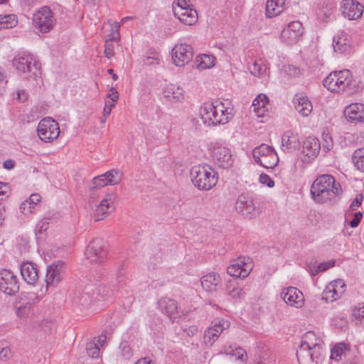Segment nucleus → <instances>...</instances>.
Segmentation results:
<instances>
[{
	"instance_id": "nucleus-1",
	"label": "nucleus",
	"mask_w": 364,
	"mask_h": 364,
	"mask_svg": "<svg viewBox=\"0 0 364 364\" xmlns=\"http://www.w3.org/2000/svg\"><path fill=\"white\" fill-rule=\"evenodd\" d=\"M342 193L341 185L330 174L318 176L311 186L312 198L318 203H324L328 200L336 202Z\"/></svg>"
},
{
	"instance_id": "nucleus-2",
	"label": "nucleus",
	"mask_w": 364,
	"mask_h": 364,
	"mask_svg": "<svg viewBox=\"0 0 364 364\" xmlns=\"http://www.w3.org/2000/svg\"><path fill=\"white\" fill-rule=\"evenodd\" d=\"M360 82L353 79L349 70H343L331 73L323 80V85L332 92H346L350 95L360 91L363 86Z\"/></svg>"
},
{
	"instance_id": "nucleus-3",
	"label": "nucleus",
	"mask_w": 364,
	"mask_h": 364,
	"mask_svg": "<svg viewBox=\"0 0 364 364\" xmlns=\"http://www.w3.org/2000/svg\"><path fill=\"white\" fill-rule=\"evenodd\" d=\"M230 102L215 101L206 102L200 109V115L204 124L217 125L226 124L233 117V108L229 105Z\"/></svg>"
},
{
	"instance_id": "nucleus-4",
	"label": "nucleus",
	"mask_w": 364,
	"mask_h": 364,
	"mask_svg": "<svg viewBox=\"0 0 364 364\" xmlns=\"http://www.w3.org/2000/svg\"><path fill=\"white\" fill-rule=\"evenodd\" d=\"M191 181L200 191H209L218 182V173L210 166L199 165L191 169Z\"/></svg>"
},
{
	"instance_id": "nucleus-5",
	"label": "nucleus",
	"mask_w": 364,
	"mask_h": 364,
	"mask_svg": "<svg viewBox=\"0 0 364 364\" xmlns=\"http://www.w3.org/2000/svg\"><path fill=\"white\" fill-rule=\"evenodd\" d=\"M13 65L21 74H29L28 77H37L40 73L41 63L30 54H18L14 60Z\"/></svg>"
},
{
	"instance_id": "nucleus-6",
	"label": "nucleus",
	"mask_w": 364,
	"mask_h": 364,
	"mask_svg": "<svg viewBox=\"0 0 364 364\" xmlns=\"http://www.w3.org/2000/svg\"><path fill=\"white\" fill-rule=\"evenodd\" d=\"M55 21L53 13L47 6L41 7L33 14V24L41 33L49 32L54 26Z\"/></svg>"
},
{
	"instance_id": "nucleus-7",
	"label": "nucleus",
	"mask_w": 364,
	"mask_h": 364,
	"mask_svg": "<svg viewBox=\"0 0 364 364\" xmlns=\"http://www.w3.org/2000/svg\"><path fill=\"white\" fill-rule=\"evenodd\" d=\"M39 138L45 142H50L60 134L58 123L50 117L41 119L37 128Z\"/></svg>"
},
{
	"instance_id": "nucleus-8",
	"label": "nucleus",
	"mask_w": 364,
	"mask_h": 364,
	"mask_svg": "<svg viewBox=\"0 0 364 364\" xmlns=\"http://www.w3.org/2000/svg\"><path fill=\"white\" fill-rule=\"evenodd\" d=\"M0 291L9 296H14L19 291L18 278L9 269L0 271Z\"/></svg>"
},
{
	"instance_id": "nucleus-9",
	"label": "nucleus",
	"mask_w": 364,
	"mask_h": 364,
	"mask_svg": "<svg viewBox=\"0 0 364 364\" xmlns=\"http://www.w3.org/2000/svg\"><path fill=\"white\" fill-rule=\"evenodd\" d=\"M86 257L92 263L103 262L107 256L104 241L101 239H95L87 245L85 250Z\"/></svg>"
},
{
	"instance_id": "nucleus-10",
	"label": "nucleus",
	"mask_w": 364,
	"mask_h": 364,
	"mask_svg": "<svg viewBox=\"0 0 364 364\" xmlns=\"http://www.w3.org/2000/svg\"><path fill=\"white\" fill-rule=\"evenodd\" d=\"M212 158L215 164L223 169L232 166L234 161L230 149L222 144H215L213 146Z\"/></svg>"
},
{
	"instance_id": "nucleus-11",
	"label": "nucleus",
	"mask_w": 364,
	"mask_h": 364,
	"mask_svg": "<svg viewBox=\"0 0 364 364\" xmlns=\"http://www.w3.org/2000/svg\"><path fill=\"white\" fill-rule=\"evenodd\" d=\"M304 33L302 23L299 21L290 22L281 33V39L288 45H293L298 42Z\"/></svg>"
},
{
	"instance_id": "nucleus-12",
	"label": "nucleus",
	"mask_w": 364,
	"mask_h": 364,
	"mask_svg": "<svg viewBox=\"0 0 364 364\" xmlns=\"http://www.w3.org/2000/svg\"><path fill=\"white\" fill-rule=\"evenodd\" d=\"M172 60L177 66H184L193 57V47L187 43L178 44L172 49Z\"/></svg>"
},
{
	"instance_id": "nucleus-13",
	"label": "nucleus",
	"mask_w": 364,
	"mask_h": 364,
	"mask_svg": "<svg viewBox=\"0 0 364 364\" xmlns=\"http://www.w3.org/2000/svg\"><path fill=\"white\" fill-rule=\"evenodd\" d=\"M252 269L250 258H238L227 268V273L232 277L245 278Z\"/></svg>"
},
{
	"instance_id": "nucleus-14",
	"label": "nucleus",
	"mask_w": 364,
	"mask_h": 364,
	"mask_svg": "<svg viewBox=\"0 0 364 364\" xmlns=\"http://www.w3.org/2000/svg\"><path fill=\"white\" fill-rule=\"evenodd\" d=\"M73 301L75 304L83 307H88L97 301L95 292V285L87 284L82 289L76 290Z\"/></svg>"
},
{
	"instance_id": "nucleus-15",
	"label": "nucleus",
	"mask_w": 364,
	"mask_h": 364,
	"mask_svg": "<svg viewBox=\"0 0 364 364\" xmlns=\"http://www.w3.org/2000/svg\"><path fill=\"white\" fill-rule=\"evenodd\" d=\"M340 9L345 18L356 20L361 17L364 6L356 0H343Z\"/></svg>"
},
{
	"instance_id": "nucleus-16",
	"label": "nucleus",
	"mask_w": 364,
	"mask_h": 364,
	"mask_svg": "<svg viewBox=\"0 0 364 364\" xmlns=\"http://www.w3.org/2000/svg\"><path fill=\"white\" fill-rule=\"evenodd\" d=\"M281 297L287 304L296 308H301L304 304L302 292L294 287L284 288L281 293Z\"/></svg>"
},
{
	"instance_id": "nucleus-17",
	"label": "nucleus",
	"mask_w": 364,
	"mask_h": 364,
	"mask_svg": "<svg viewBox=\"0 0 364 364\" xmlns=\"http://www.w3.org/2000/svg\"><path fill=\"white\" fill-rule=\"evenodd\" d=\"M235 209L242 215H251L256 209L253 197L247 193L240 194L236 201Z\"/></svg>"
},
{
	"instance_id": "nucleus-18",
	"label": "nucleus",
	"mask_w": 364,
	"mask_h": 364,
	"mask_svg": "<svg viewBox=\"0 0 364 364\" xmlns=\"http://www.w3.org/2000/svg\"><path fill=\"white\" fill-rule=\"evenodd\" d=\"M20 271L25 282L29 284H35L38 280V269L37 265L31 262H23Z\"/></svg>"
},
{
	"instance_id": "nucleus-19",
	"label": "nucleus",
	"mask_w": 364,
	"mask_h": 364,
	"mask_svg": "<svg viewBox=\"0 0 364 364\" xmlns=\"http://www.w3.org/2000/svg\"><path fill=\"white\" fill-rule=\"evenodd\" d=\"M200 283L204 290L208 292H214L221 287L222 279L219 274L211 272L200 278Z\"/></svg>"
},
{
	"instance_id": "nucleus-20",
	"label": "nucleus",
	"mask_w": 364,
	"mask_h": 364,
	"mask_svg": "<svg viewBox=\"0 0 364 364\" xmlns=\"http://www.w3.org/2000/svg\"><path fill=\"white\" fill-rule=\"evenodd\" d=\"M174 16L178 20L188 26L194 24L198 20V14L195 9L173 8Z\"/></svg>"
},
{
	"instance_id": "nucleus-21",
	"label": "nucleus",
	"mask_w": 364,
	"mask_h": 364,
	"mask_svg": "<svg viewBox=\"0 0 364 364\" xmlns=\"http://www.w3.org/2000/svg\"><path fill=\"white\" fill-rule=\"evenodd\" d=\"M37 296L33 293L21 294L20 297V305L17 308L16 314L20 318L28 316L31 308Z\"/></svg>"
},
{
	"instance_id": "nucleus-22",
	"label": "nucleus",
	"mask_w": 364,
	"mask_h": 364,
	"mask_svg": "<svg viewBox=\"0 0 364 364\" xmlns=\"http://www.w3.org/2000/svg\"><path fill=\"white\" fill-rule=\"evenodd\" d=\"M63 263L58 262L57 263H52L47 267L46 282L47 287L51 285H55L62 279L61 270Z\"/></svg>"
},
{
	"instance_id": "nucleus-23",
	"label": "nucleus",
	"mask_w": 364,
	"mask_h": 364,
	"mask_svg": "<svg viewBox=\"0 0 364 364\" xmlns=\"http://www.w3.org/2000/svg\"><path fill=\"white\" fill-rule=\"evenodd\" d=\"M282 146L283 150L291 153L299 149L300 142L296 134L291 130H288L284 133L282 138Z\"/></svg>"
},
{
	"instance_id": "nucleus-24",
	"label": "nucleus",
	"mask_w": 364,
	"mask_h": 364,
	"mask_svg": "<svg viewBox=\"0 0 364 364\" xmlns=\"http://www.w3.org/2000/svg\"><path fill=\"white\" fill-rule=\"evenodd\" d=\"M345 114L350 122H363L364 105L361 103H353L348 105L345 109Z\"/></svg>"
},
{
	"instance_id": "nucleus-25",
	"label": "nucleus",
	"mask_w": 364,
	"mask_h": 364,
	"mask_svg": "<svg viewBox=\"0 0 364 364\" xmlns=\"http://www.w3.org/2000/svg\"><path fill=\"white\" fill-rule=\"evenodd\" d=\"M294 103L297 112L303 117L309 116L312 111V104L306 96L296 94L294 97Z\"/></svg>"
},
{
	"instance_id": "nucleus-26",
	"label": "nucleus",
	"mask_w": 364,
	"mask_h": 364,
	"mask_svg": "<svg viewBox=\"0 0 364 364\" xmlns=\"http://www.w3.org/2000/svg\"><path fill=\"white\" fill-rule=\"evenodd\" d=\"M115 198V195L112 193L107 194L105 198L102 200L95 209V218L96 221L102 220L106 217L109 213L110 205L114 203Z\"/></svg>"
},
{
	"instance_id": "nucleus-27",
	"label": "nucleus",
	"mask_w": 364,
	"mask_h": 364,
	"mask_svg": "<svg viewBox=\"0 0 364 364\" xmlns=\"http://www.w3.org/2000/svg\"><path fill=\"white\" fill-rule=\"evenodd\" d=\"M164 97L172 103L182 102L184 99L183 90L175 85H168L164 90Z\"/></svg>"
},
{
	"instance_id": "nucleus-28",
	"label": "nucleus",
	"mask_w": 364,
	"mask_h": 364,
	"mask_svg": "<svg viewBox=\"0 0 364 364\" xmlns=\"http://www.w3.org/2000/svg\"><path fill=\"white\" fill-rule=\"evenodd\" d=\"M321 144L317 138L308 137L303 144V153L309 158H314L319 153Z\"/></svg>"
},
{
	"instance_id": "nucleus-29",
	"label": "nucleus",
	"mask_w": 364,
	"mask_h": 364,
	"mask_svg": "<svg viewBox=\"0 0 364 364\" xmlns=\"http://www.w3.org/2000/svg\"><path fill=\"white\" fill-rule=\"evenodd\" d=\"M285 0H267L266 3V16L272 18L279 15L284 9Z\"/></svg>"
},
{
	"instance_id": "nucleus-30",
	"label": "nucleus",
	"mask_w": 364,
	"mask_h": 364,
	"mask_svg": "<svg viewBox=\"0 0 364 364\" xmlns=\"http://www.w3.org/2000/svg\"><path fill=\"white\" fill-rule=\"evenodd\" d=\"M345 284L341 279L336 280L334 284H331L328 287V291H325L326 299L331 297V301L336 300L345 291Z\"/></svg>"
},
{
	"instance_id": "nucleus-31",
	"label": "nucleus",
	"mask_w": 364,
	"mask_h": 364,
	"mask_svg": "<svg viewBox=\"0 0 364 364\" xmlns=\"http://www.w3.org/2000/svg\"><path fill=\"white\" fill-rule=\"evenodd\" d=\"M159 306L161 310L168 317L172 318L177 313V302L170 298H161L159 301Z\"/></svg>"
},
{
	"instance_id": "nucleus-32",
	"label": "nucleus",
	"mask_w": 364,
	"mask_h": 364,
	"mask_svg": "<svg viewBox=\"0 0 364 364\" xmlns=\"http://www.w3.org/2000/svg\"><path fill=\"white\" fill-rule=\"evenodd\" d=\"M223 329L224 328L220 322L215 323L213 327H210L205 330L204 342L206 344L212 345L218 339Z\"/></svg>"
},
{
	"instance_id": "nucleus-33",
	"label": "nucleus",
	"mask_w": 364,
	"mask_h": 364,
	"mask_svg": "<svg viewBox=\"0 0 364 364\" xmlns=\"http://www.w3.org/2000/svg\"><path fill=\"white\" fill-rule=\"evenodd\" d=\"M269 104V98L264 94H259L253 100L252 107L253 112L257 114L258 117H263L264 112L267 110L266 105Z\"/></svg>"
},
{
	"instance_id": "nucleus-34",
	"label": "nucleus",
	"mask_w": 364,
	"mask_h": 364,
	"mask_svg": "<svg viewBox=\"0 0 364 364\" xmlns=\"http://www.w3.org/2000/svg\"><path fill=\"white\" fill-rule=\"evenodd\" d=\"M315 353L316 348H313V347L308 348H306V346L302 348V345L301 344L296 352V357L299 363H301V360L303 363H306L308 360L314 362Z\"/></svg>"
},
{
	"instance_id": "nucleus-35",
	"label": "nucleus",
	"mask_w": 364,
	"mask_h": 364,
	"mask_svg": "<svg viewBox=\"0 0 364 364\" xmlns=\"http://www.w3.org/2000/svg\"><path fill=\"white\" fill-rule=\"evenodd\" d=\"M272 154H277L274 148L265 144H262L252 150V156L255 161H260L261 158Z\"/></svg>"
},
{
	"instance_id": "nucleus-36",
	"label": "nucleus",
	"mask_w": 364,
	"mask_h": 364,
	"mask_svg": "<svg viewBox=\"0 0 364 364\" xmlns=\"http://www.w3.org/2000/svg\"><path fill=\"white\" fill-rule=\"evenodd\" d=\"M333 46L334 50H340L341 53H345L349 50L350 41L348 38L347 34L342 33L341 36L333 38Z\"/></svg>"
},
{
	"instance_id": "nucleus-37",
	"label": "nucleus",
	"mask_w": 364,
	"mask_h": 364,
	"mask_svg": "<svg viewBox=\"0 0 364 364\" xmlns=\"http://www.w3.org/2000/svg\"><path fill=\"white\" fill-rule=\"evenodd\" d=\"M110 91L112 92V93L108 94L107 95V97L109 98L111 101H105V105L103 110V115L105 118H107L110 114L112 107H114V102H116L119 98L118 92L115 88L112 87L110 89Z\"/></svg>"
},
{
	"instance_id": "nucleus-38",
	"label": "nucleus",
	"mask_w": 364,
	"mask_h": 364,
	"mask_svg": "<svg viewBox=\"0 0 364 364\" xmlns=\"http://www.w3.org/2000/svg\"><path fill=\"white\" fill-rule=\"evenodd\" d=\"M126 271V266L124 263L122 262L119 264L116 272V282L118 285L117 291H122L127 285Z\"/></svg>"
},
{
	"instance_id": "nucleus-39",
	"label": "nucleus",
	"mask_w": 364,
	"mask_h": 364,
	"mask_svg": "<svg viewBox=\"0 0 364 364\" xmlns=\"http://www.w3.org/2000/svg\"><path fill=\"white\" fill-rule=\"evenodd\" d=\"M352 161L356 169L364 173V148L354 151L352 155Z\"/></svg>"
},
{
	"instance_id": "nucleus-40",
	"label": "nucleus",
	"mask_w": 364,
	"mask_h": 364,
	"mask_svg": "<svg viewBox=\"0 0 364 364\" xmlns=\"http://www.w3.org/2000/svg\"><path fill=\"white\" fill-rule=\"evenodd\" d=\"M215 58L214 56L207 54H203L198 56L196 59L197 68L200 70H205L213 67L215 64Z\"/></svg>"
},
{
	"instance_id": "nucleus-41",
	"label": "nucleus",
	"mask_w": 364,
	"mask_h": 364,
	"mask_svg": "<svg viewBox=\"0 0 364 364\" xmlns=\"http://www.w3.org/2000/svg\"><path fill=\"white\" fill-rule=\"evenodd\" d=\"M17 23L18 21L16 15H0V30L14 28Z\"/></svg>"
},
{
	"instance_id": "nucleus-42",
	"label": "nucleus",
	"mask_w": 364,
	"mask_h": 364,
	"mask_svg": "<svg viewBox=\"0 0 364 364\" xmlns=\"http://www.w3.org/2000/svg\"><path fill=\"white\" fill-rule=\"evenodd\" d=\"M101 177H104L107 185L111 186L119 184L122 181V177L119 172L115 169H112L103 174H101Z\"/></svg>"
},
{
	"instance_id": "nucleus-43",
	"label": "nucleus",
	"mask_w": 364,
	"mask_h": 364,
	"mask_svg": "<svg viewBox=\"0 0 364 364\" xmlns=\"http://www.w3.org/2000/svg\"><path fill=\"white\" fill-rule=\"evenodd\" d=\"M255 162L265 168H274L279 162V157L277 154H272L261 158L260 161Z\"/></svg>"
},
{
	"instance_id": "nucleus-44",
	"label": "nucleus",
	"mask_w": 364,
	"mask_h": 364,
	"mask_svg": "<svg viewBox=\"0 0 364 364\" xmlns=\"http://www.w3.org/2000/svg\"><path fill=\"white\" fill-rule=\"evenodd\" d=\"M226 291L228 294L234 299L241 298L245 294L243 289L236 286L235 279L228 282L226 285Z\"/></svg>"
},
{
	"instance_id": "nucleus-45",
	"label": "nucleus",
	"mask_w": 364,
	"mask_h": 364,
	"mask_svg": "<svg viewBox=\"0 0 364 364\" xmlns=\"http://www.w3.org/2000/svg\"><path fill=\"white\" fill-rule=\"evenodd\" d=\"M317 338L316 337V335L312 331H308L306 332L304 336H303L301 345L302 348L306 346V348H309L310 347H313V348L320 349V344H318L316 342H314V341H316Z\"/></svg>"
},
{
	"instance_id": "nucleus-46",
	"label": "nucleus",
	"mask_w": 364,
	"mask_h": 364,
	"mask_svg": "<svg viewBox=\"0 0 364 364\" xmlns=\"http://www.w3.org/2000/svg\"><path fill=\"white\" fill-rule=\"evenodd\" d=\"M95 292L97 301L106 300L114 294L113 291L109 290L105 286H95Z\"/></svg>"
},
{
	"instance_id": "nucleus-47",
	"label": "nucleus",
	"mask_w": 364,
	"mask_h": 364,
	"mask_svg": "<svg viewBox=\"0 0 364 364\" xmlns=\"http://www.w3.org/2000/svg\"><path fill=\"white\" fill-rule=\"evenodd\" d=\"M349 350L348 345L344 343H339L333 347L331 350V355L330 358L332 360H338L343 353L346 350Z\"/></svg>"
},
{
	"instance_id": "nucleus-48",
	"label": "nucleus",
	"mask_w": 364,
	"mask_h": 364,
	"mask_svg": "<svg viewBox=\"0 0 364 364\" xmlns=\"http://www.w3.org/2000/svg\"><path fill=\"white\" fill-rule=\"evenodd\" d=\"M49 227V219L43 218L36 226L35 232L37 239H43V234Z\"/></svg>"
},
{
	"instance_id": "nucleus-49",
	"label": "nucleus",
	"mask_w": 364,
	"mask_h": 364,
	"mask_svg": "<svg viewBox=\"0 0 364 364\" xmlns=\"http://www.w3.org/2000/svg\"><path fill=\"white\" fill-rule=\"evenodd\" d=\"M119 350H120L122 356L125 360L130 359L133 355V352H132V348L130 347L129 344L126 341L122 342L120 343Z\"/></svg>"
},
{
	"instance_id": "nucleus-50",
	"label": "nucleus",
	"mask_w": 364,
	"mask_h": 364,
	"mask_svg": "<svg viewBox=\"0 0 364 364\" xmlns=\"http://www.w3.org/2000/svg\"><path fill=\"white\" fill-rule=\"evenodd\" d=\"M353 316L355 318L356 325L363 326L364 325V306L363 307L355 308L353 311Z\"/></svg>"
},
{
	"instance_id": "nucleus-51",
	"label": "nucleus",
	"mask_w": 364,
	"mask_h": 364,
	"mask_svg": "<svg viewBox=\"0 0 364 364\" xmlns=\"http://www.w3.org/2000/svg\"><path fill=\"white\" fill-rule=\"evenodd\" d=\"M86 350L87 355L92 358H97L100 353V348L98 344L94 342H89L86 345Z\"/></svg>"
},
{
	"instance_id": "nucleus-52",
	"label": "nucleus",
	"mask_w": 364,
	"mask_h": 364,
	"mask_svg": "<svg viewBox=\"0 0 364 364\" xmlns=\"http://www.w3.org/2000/svg\"><path fill=\"white\" fill-rule=\"evenodd\" d=\"M363 200V195L360 193L357 194L355 198L353 199V200L351 202L350 207L348 210V212L346 213V220H347V215L350 214V212L354 211L356 208L360 207L362 205V202Z\"/></svg>"
},
{
	"instance_id": "nucleus-53",
	"label": "nucleus",
	"mask_w": 364,
	"mask_h": 364,
	"mask_svg": "<svg viewBox=\"0 0 364 364\" xmlns=\"http://www.w3.org/2000/svg\"><path fill=\"white\" fill-rule=\"evenodd\" d=\"M34 206L31 205V202L28 200H24L21 203L20 211L24 215H28L33 213Z\"/></svg>"
},
{
	"instance_id": "nucleus-54",
	"label": "nucleus",
	"mask_w": 364,
	"mask_h": 364,
	"mask_svg": "<svg viewBox=\"0 0 364 364\" xmlns=\"http://www.w3.org/2000/svg\"><path fill=\"white\" fill-rule=\"evenodd\" d=\"M234 349L235 351L233 356H235L237 360L245 362L247 359V352L243 348L239 346H237V348H234Z\"/></svg>"
},
{
	"instance_id": "nucleus-55",
	"label": "nucleus",
	"mask_w": 364,
	"mask_h": 364,
	"mask_svg": "<svg viewBox=\"0 0 364 364\" xmlns=\"http://www.w3.org/2000/svg\"><path fill=\"white\" fill-rule=\"evenodd\" d=\"M114 44L112 43V41H107L105 44V50H104L105 55L109 59L111 58L114 55Z\"/></svg>"
},
{
	"instance_id": "nucleus-56",
	"label": "nucleus",
	"mask_w": 364,
	"mask_h": 364,
	"mask_svg": "<svg viewBox=\"0 0 364 364\" xmlns=\"http://www.w3.org/2000/svg\"><path fill=\"white\" fill-rule=\"evenodd\" d=\"M92 185V188L96 189L100 187H104L107 186V183L105 180L104 177H101V175H100L93 178Z\"/></svg>"
},
{
	"instance_id": "nucleus-57",
	"label": "nucleus",
	"mask_w": 364,
	"mask_h": 364,
	"mask_svg": "<svg viewBox=\"0 0 364 364\" xmlns=\"http://www.w3.org/2000/svg\"><path fill=\"white\" fill-rule=\"evenodd\" d=\"M11 356L10 348L5 345L4 343H0V359L4 360L8 359Z\"/></svg>"
},
{
	"instance_id": "nucleus-58",
	"label": "nucleus",
	"mask_w": 364,
	"mask_h": 364,
	"mask_svg": "<svg viewBox=\"0 0 364 364\" xmlns=\"http://www.w3.org/2000/svg\"><path fill=\"white\" fill-rule=\"evenodd\" d=\"M363 218V213L359 211L353 213V219L348 223L350 227L355 228L358 226Z\"/></svg>"
},
{
	"instance_id": "nucleus-59",
	"label": "nucleus",
	"mask_w": 364,
	"mask_h": 364,
	"mask_svg": "<svg viewBox=\"0 0 364 364\" xmlns=\"http://www.w3.org/2000/svg\"><path fill=\"white\" fill-rule=\"evenodd\" d=\"M259 181L261 183L266 185L269 188H272L274 186V181L266 173H262L259 176Z\"/></svg>"
},
{
	"instance_id": "nucleus-60",
	"label": "nucleus",
	"mask_w": 364,
	"mask_h": 364,
	"mask_svg": "<svg viewBox=\"0 0 364 364\" xmlns=\"http://www.w3.org/2000/svg\"><path fill=\"white\" fill-rule=\"evenodd\" d=\"M323 148L326 151H330L333 147V141L328 134H323Z\"/></svg>"
},
{
	"instance_id": "nucleus-61",
	"label": "nucleus",
	"mask_w": 364,
	"mask_h": 364,
	"mask_svg": "<svg viewBox=\"0 0 364 364\" xmlns=\"http://www.w3.org/2000/svg\"><path fill=\"white\" fill-rule=\"evenodd\" d=\"M286 73L291 77H297L300 75V69L299 67L293 65H289L286 68Z\"/></svg>"
},
{
	"instance_id": "nucleus-62",
	"label": "nucleus",
	"mask_w": 364,
	"mask_h": 364,
	"mask_svg": "<svg viewBox=\"0 0 364 364\" xmlns=\"http://www.w3.org/2000/svg\"><path fill=\"white\" fill-rule=\"evenodd\" d=\"M237 347V346L236 345H225L223 348L222 353L228 355L233 356L235 351L234 348Z\"/></svg>"
},
{
	"instance_id": "nucleus-63",
	"label": "nucleus",
	"mask_w": 364,
	"mask_h": 364,
	"mask_svg": "<svg viewBox=\"0 0 364 364\" xmlns=\"http://www.w3.org/2000/svg\"><path fill=\"white\" fill-rule=\"evenodd\" d=\"M9 187L8 183L0 182V196H4L5 198H7L9 197Z\"/></svg>"
},
{
	"instance_id": "nucleus-64",
	"label": "nucleus",
	"mask_w": 364,
	"mask_h": 364,
	"mask_svg": "<svg viewBox=\"0 0 364 364\" xmlns=\"http://www.w3.org/2000/svg\"><path fill=\"white\" fill-rule=\"evenodd\" d=\"M250 71L255 76H257V75H260L261 71H262V68H261V66L258 63H254L250 67Z\"/></svg>"
}]
</instances>
